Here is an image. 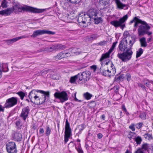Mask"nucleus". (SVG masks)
I'll use <instances>...</instances> for the list:
<instances>
[{"instance_id":"obj_1","label":"nucleus","mask_w":153,"mask_h":153,"mask_svg":"<svg viewBox=\"0 0 153 153\" xmlns=\"http://www.w3.org/2000/svg\"><path fill=\"white\" fill-rule=\"evenodd\" d=\"M22 10L35 13H39L45 11L46 9H38L28 6L22 7L20 4H15L11 7L0 11V15L7 16L10 15L13 12L15 13H17L19 12H22Z\"/></svg>"},{"instance_id":"obj_8","label":"nucleus","mask_w":153,"mask_h":153,"mask_svg":"<svg viewBox=\"0 0 153 153\" xmlns=\"http://www.w3.org/2000/svg\"><path fill=\"white\" fill-rule=\"evenodd\" d=\"M6 148L8 153H17L16 145L14 142L10 141L7 143L6 144Z\"/></svg>"},{"instance_id":"obj_52","label":"nucleus","mask_w":153,"mask_h":153,"mask_svg":"<svg viewBox=\"0 0 153 153\" xmlns=\"http://www.w3.org/2000/svg\"><path fill=\"white\" fill-rule=\"evenodd\" d=\"M138 86L142 88L143 90L146 91V87L142 84L141 83H138Z\"/></svg>"},{"instance_id":"obj_33","label":"nucleus","mask_w":153,"mask_h":153,"mask_svg":"<svg viewBox=\"0 0 153 153\" xmlns=\"http://www.w3.org/2000/svg\"><path fill=\"white\" fill-rule=\"evenodd\" d=\"M77 128L79 130V131L78 133L79 134H80L81 133L82 131L85 128V125L82 124L79 125L77 127Z\"/></svg>"},{"instance_id":"obj_37","label":"nucleus","mask_w":153,"mask_h":153,"mask_svg":"<svg viewBox=\"0 0 153 153\" xmlns=\"http://www.w3.org/2000/svg\"><path fill=\"white\" fill-rule=\"evenodd\" d=\"M99 37V36L97 34H93L90 36L89 39L90 41L96 39Z\"/></svg>"},{"instance_id":"obj_12","label":"nucleus","mask_w":153,"mask_h":153,"mask_svg":"<svg viewBox=\"0 0 153 153\" xmlns=\"http://www.w3.org/2000/svg\"><path fill=\"white\" fill-rule=\"evenodd\" d=\"M99 13V11L95 9H90L87 13V15L89 18L93 19L97 16V14Z\"/></svg>"},{"instance_id":"obj_27","label":"nucleus","mask_w":153,"mask_h":153,"mask_svg":"<svg viewBox=\"0 0 153 153\" xmlns=\"http://www.w3.org/2000/svg\"><path fill=\"white\" fill-rule=\"evenodd\" d=\"M4 72H7L8 71V68L7 65L5 63H3L1 67V70Z\"/></svg>"},{"instance_id":"obj_7","label":"nucleus","mask_w":153,"mask_h":153,"mask_svg":"<svg viewBox=\"0 0 153 153\" xmlns=\"http://www.w3.org/2000/svg\"><path fill=\"white\" fill-rule=\"evenodd\" d=\"M91 73L89 71H85L78 74L79 81L81 83H83L89 80L91 75Z\"/></svg>"},{"instance_id":"obj_56","label":"nucleus","mask_w":153,"mask_h":153,"mask_svg":"<svg viewBox=\"0 0 153 153\" xmlns=\"http://www.w3.org/2000/svg\"><path fill=\"white\" fill-rule=\"evenodd\" d=\"M107 43V42L105 41H102L99 42L98 44L99 45L102 46L105 45Z\"/></svg>"},{"instance_id":"obj_57","label":"nucleus","mask_w":153,"mask_h":153,"mask_svg":"<svg viewBox=\"0 0 153 153\" xmlns=\"http://www.w3.org/2000/svg\"><path fill=\"white\" fill-rule=\"evenodd\" d=\"M39 133L41 134V136H42L44 132V130L43 128H41L39 130Z\"/></svg>"},{"instance_id":"obj_41","label":"nucleus","mask_w":153,"mask_h":153,"mask_svg":"<svg viewBox=\"0 0 153 153\" xmlns=\"http://www.w3.org/2000/svg\"><path fill=\"white\" fill-rule=\"evenodd\" d=\"M117 43V41L113 43L112 45L111 48L109 50V52H111L112 51L115 47Z\"/></svg>"},{"instance_id":"obj_47","label":"nucleus","mask_w":153,"mask_h":153,"mask_svg":"<svg viewBox=\"0 0 153 153\" xmlns=\"http://www.w3.org/2000/svg\"><path fill=\"white\" fill-rule=\"evenodd\" d=\"M140 117L142 120H145L146 119V114L144 112H142L140 114Z\"/></svg>"},{"instance_id":"obj_50","label":"nucleus","mask_w":153,"mask_h":153,"mask_svg":"<svg viewBox=\"0 0 153 153\" xmlns=\"http://www.w3.org/2000/svg\"><path fill=\"white\" fill-rule=\"evenodd\" d=\"M71 129L70 127V124L68 122V120H66L65 122V129Z\"/></svg>"},{"instance_id":"obj_24","label":"nucleus","mask_w":153,"mask_h":153,"mask_svg":"<svg viewBox=\"0 0 153 153\" xmlns=\"http://www.w3.org/2000/svg\"><path fill=\"white\" fill-rule=\"evenodd\" d=\"M92 96V94L89 93L88 92H87L83 94V97L84 98L87 100H90Z\"/></svg>"},{"instance_id":"obj_39","label":"nucleus","mask_w":153,"mask_h":153,"mask_svg":"<svg viewBox=\"0 0 153 153\" xmlns=\"http://www.w3.org/2000/svg\"><path fill=\"white\" fill-rule=\"evenodd\" d=\"M134 140L136 142L137 144H140L141 143L142 139L141 137L138 136L134 138Z\"/></svg>"},{"instance_id":"obj_62","label":"nucleus","mask_w":153,"mask_h":153,"mask_svg":"<svg viewBox=\"0 0 153 153\" xmlns=\"http://www.w3.org/2000/svg\"><path fill=\"white\" fill-rule=\"evenodd\" d=\"M135 134V133L131 132L128 135V138L131 139V138H132L133 135Z\"/></svg>"},{"instance_id":"obj_61","label":"nucleus","mask_w":153,"mask_h":153,"mask_svg":"<svg viewBox=\"0 0 153 153\" xmlns=\"http://www.w3.org/2000/svg\"><path fill=\"white\" fill-rule=\"evenodd\" d=\"M86 142L88 144V147H92L93 145V143L92 142L90 141H88Z\"/></svg>"},{"instance_id":"obj_53","label":"nucleus","mask_w":153,"mask_h":153,"mask_svg":"<svg viewBox=\"0 0 153 153\" xmlns=\"http://www.w3.org/2000/svg\"><path fill=\"white\" fill-rule=\"evenodd\" d=\"M69 135L67 136L66 135H65L64 136V142L65 143H66L68 141L69 138L70 137Z\"/></svg>"},{"instance_id":"obj_38","label":"nucleus","mask_w":153,"mask_h":153,"mask_svg":"<svg viewBox=\"0 0 153 153\" xmlns=\"http://www.w3.org/2000/svg\"><path fill=\"white\" fill-rule=\"evenodd\" d=\"M56 51L61 50L65 48V47L62 44L55 45Z\"/></svg>"},{"instance_id":"obj_59","label":"nucleus","mask_w":153,"mask_h":153,"mask_svg":"<svg viewBox=\"0 0 153 153\" xmlns=\"http://www.w3.org/2000/svg\"><path fill=\"white\" fill-rule=\"evenodd\" d=\"M134 124H132L129 126V128L130 129H131L133 131H134L135 130V128H134Z\"/></svg>"},{"instance_id":"obj_23","label":"nucleus","mask_w":153,"mask_h":153,"mask_svg":"<svg viewBox=\"0 0 153 153\" xmlns=\"http://www.w3.org/2000/svg\"><path fill=\"white\" fill-rule=\"evenodd\" d=\"M46 50L52 52L53 51H56L55 45H52L48 46L46 48Z\"/></svg>"},{"instance_id":"obj_13","label":"nucleus","mask_w":153,"mask_h":153,"mask_svg":"<svg viewBox=\"0 0 153 153\" xmlns=\"http://www.w3.org/2000/svg\"><path fill=\"white\" fill-rule=\"evenodd\" d=\"M28 36L23 35L19 37H17L15 38H14L11 39L5 40V42L8 45H9L17 41L20 39L28 38Z\"/></svg>"},{"instance_id":"obj_31","label":"nucleus","mask_w":153,"mask_h":153,"mask_svg":"<svg viewBox=\"0 0 153 153\" xmlns=\"http://www.w3.org/2000/svg\"><path fill=\"white\" fill-rule=\"evenodd\" d=\"M149 144L146 143L143 144L142 146V148L141 149L142 150L146 151L148 149H149Z\"/></svg>"},{"instance_id":"obj_40","label":"nucleus","mask_w":153,"mask_h":153,"mask_svg":"<svg viewBox=\"0 0 153 153\" xmlns=\"http://www.w3.org/2000/svg\"><path fill=\"white\" fill-rule=\"evenodd\" d=\"M70 3L72 4H78L82 1V0H67Z\"/></svg>"},{"instance_id":"obj_19","label":"nucleus","mask_w":153,"mask_h":153,"mask_svg":"<svg viewBox=\"0 0 153 153\" xmlns=\"http://www.w3.org/2000/svg\"><path fill=\"white\" fill-rule=\"evenodd\" d=\"M38 90H32L29 93L28 95V97L29 98L31 102H33V101L32 100V99L34 97L35 95H36V93L37 92Z\"/></svg>"},{"instance_id":"obj_10","label":"nucleus","mask_w":153,"mask_h":153,"mask_svg":"<svg viewBox=\"0 0 153 153\" xmlns=\"http://www.w3.org/2000/svg\"><path fill=\"white\" fill-rule=\"evenodd\" d=\"M69 50H66L61 52L53 57L54 60L61 59L62 58L68 57L71 55Z\"/></svg>"},{"instance_id":"obj_3","label":"nucleus","mask_w":153,"mask_h":153,"mask_svg":"<svg viewBox=\"0 0 153 153\" xmlns=\"http://www.w3.org/2000/svg\"><path fill=\"white\" fill-rule=\"evenodd\" d=\"M128 18V16L127 15H126L123 17L120 18L118 20H115L111 21L110 24L115 27H120L121 29H123L126 27L124 22Z\"/></svg>"},{"instance_id":"obj_34","label":"nucleus","mask_w":153,"mask_h":153,"mask_svg":"<svg viewBox=\"0 0 153 153\" xmlns=\"http://www.w3.org/2000/svg\"><path fill=\"white\" fill-rule=\"evenodd\" d=\"M143 53V49L140 48L137 51L136 58H138Z\"/></svg>"},{"instance_id":"obj_11","label":"nucleus","mask_w":153,"mask_h":153,"mask_svg":"<svg viewBox=\"0 0 153 153\" xmlns=\"http://www.w3.org/2000/svg\"><path fill=\"white\" fill-rule=\"evenodd\" d=\"M120 51H125L128 48H127V42L126 39H123L121 41L118 47Z\"/></svg>"},{"instance_id":"obj_14","label":"nucleus","mask_w":153,"mask_h":153,"mask_svg":"<svg viewBox=\"0 0 153 153\" xmlns=\"http://www.w3.org/2000/svg\"><path fill=\"white\" fill-rule=\"evenodd\" d=\"M29 107L28 106L22 109L20 116L24 120H26L29 113Z\"/></svg>"},{"instance_id":"obj_18","label":"nucleus","mask_w":153,"mask_h":153,"mask_svg":"<svg viewBox=\"0 0 153 153\" xmlns=\"http://www.w3.org/2000/svg\"><path fill=\"white\" fill-rule=\"evenodd\" d=\"M43 34V30H38L34 31L31 35V37L34 38L37 36Z\"/></svg>"},{"instance_id":"obj_48","label":"nucleus","mask_w":153,"mask_h":153,"mask_svg":"<svg viewBox=\"0 0 153 153\" xmlns=\"http://www.w3.org/2000/svg\"><path fill=\"white\" fill-rule=\"evenodd\" d=\"M124 77L123 75H120L117 78L116 80L117 82H119L120 81L123 80Z\"/></svg>"},{"instance_id":"obj_25","label":"nucleus","mask_w":153,"mask_h":153,"mask_svg":"<svg viewBox=\"0 0 153 153\" xmlns=\"http://www.w3.org/2000/svg\"><path fill=\"white\" fill-rule=\"evenodd\" d=\"M16 94L20 97L21 99L22 100H23L24 97L27 95L26 93H24L22 91H19L16 93Z\"/></svg>"},{"instance_id":"obj_28","label":"nucleus","mask_w":153,"mask_h":153,"mask_svg":"<svg viewBox=\"0 0 153 153\" xmlns=\"http://www.w3.org/2000/svg\"><path fill=\"white\" fill-rule=\"evenodd\" d=\"M71 51L72 53H74L75 55H77L80 53V51L78 48H73Z\"/></svg>"},{"instance_id":"obj_60","label":"nucleus","mask_w":153,"mask_h":153,"mask_svg":"<svg viewBox=\"0 0 153 153\" xmlns=\"http://www.w3.org/2000/svg\"><path fill=\"white\" fill-rule=\"evenodd\" d=\"M135 153H145L143 150H142V149H139L136 151Z\"/></svg>"},{"instance_id":"obj_15","label":"nucleus","mask_w":153,"mask_h":153,"mask_svg":"<svg viewBox=\"0 0 153 153\" xmlns=\"http://www.w3.org/2000/svg\"><path fill=\"white\" fill-rule=\"evenodd\" d=\"M37 92L42 94V96L43 97V101L41 102L40 103L39 102V104H42L45 102L46 100V97L48 98L49 97L50 92L49 91H45L43 90H37Z\"/></svg>"},{"instance_id":"obj_5","label":"nucleus","mask_w":153,"mask_h":153,"mask_svg":"<svg viewBox=\"0 0 153 153\" xmlns=\"http://www.w3.org/2000/svg\"><path fill=\"white\" fill-rule=\"evenodd\" d=\"M133 54L131 49H128L122 53H118L117 57L123 62H126L130 60Z\"/></svg>"},{"instance_id":"obj_30","label":"nucleus","mask_w":153,"mask_h":153,"mask_svg":"<svg viewBox=\"0 0 153 153\" xmlns=\"http://www.w3.org/2000/svg\"><path fill=\"white\" fill-rule=\"evenodd\" d=\"M51 78L55 80H58L59 79L60 76L57 73H55L54 74L51 75Z\"/></svg>"},{"instance_id":"obj_21","label":"nucleus","mask_w":153,"mask_h":153,"mask_svg":"<svg viewBox=\"0 0 153 153\" xmlns=\"http://www.w3.org/2000/svg\"><path fill=\"white\" fill-rule=\"evenodd\" d=\"M140 42L141 47H146L147 46V44L145 37H143L140 38Z\"/></svg>"},{"instance_id":"obj_58","label":"nucleus","mask_w":153,"mask_h":153,"mask_svg":"<svg viewBox=\"0 0 153 153\" xmlns=\"http://www.w3.org/2000/svg\"><path fill=\"white\" fill-rule=\"evenodd\" d=\"M114 92L116 94H118V90L119 89V87L118 86H116L114 87Z\"/></svg>"},{"instance_id":"obj_63","label":"nucleus","mask_w":153,"mask_h":153,"mask_svg":"<svg viewBox=\"0 0 153 153\" xmlns=\"http://www.w3.org/2000/svg\"><path fill=\"white\" fill-rule=\"evenodd\" d=\"M16 124L18 128H21L20 123L19 121H17L16 123Z\"/></svg>"},{"instance_id":"obj_6","label":"nucleus","mask_w":153,"mask_h":153,"mask_svg":"<svg viewBox=\"0 0 153 153\" xmlns=\"http://www.w3.org/2000/svg\"><path fill=\"white\" fill-rule=\"evenodd\" d=\"M54 96L55 98L59 99L62 103L67 100L69 97L67 93L65 91L56 92L54 94Z\"/></svg>"},{"instance_id":"obj_29","label":"nucleus","mask_w":153,"mask_h":153,"mask_svg":"<svg viewBox=\"0 0 153 153\" xmlns=\"http://www.w3.org/2000/svg\"><path fill=\"white\" fill-rule=\"evenodd\" d=\"M79 79V77L78 74L74 76L71 77L70 80V82L71 83H74L76 79Z\"/></svg>"},{"instance_id":"obj_42","label":"nucleus","mask_w":153,"mask_h":153,"mask_svg":"<svg viewBox=\"0 0 153 153\" xmlns=\"http://www.w3.org/2000/svg\"><path fill=\"white\" fill-rule=\"evenodd\" d=\"M65 135L71 136V129H65Z\"/></svg>"},{"instance_id":"obj_54","label":"nucleus","mask_w":153,"mask_h":153,"mask_svg":"<svg viewBox=\"0 0 153 153\" xmlns=\"http://www.w3.org/2000/svg\"><path fill=\"white\" fill-rule=\"evenodd\" d=\"M143 125V123H139L137 124L136 125V128H137L139 129Z\"/></svg>"},{"instance_id":"obj_46","label":"nucleus","mask_w":153,"mask_h":153,"mask_svg":"<svg viewBox=\"0 0 153 153\" xmlns=\"http://www.w3.org/2000/svg\"><path fill=\"white\" fill-rule=\"evenodd\" d=\"M43 33L44 34H55V32H52V31L47 30H43Z\"/></svg>"},{"instance_id":"obj_32","label":"nucleus","mask_w":153,"mask_h":153,"mask_svg":"<svg viewBox=\"0 0 153 153\" xmlns=\"http://www.w3.org/2000/svg\"><path fill=\"white\" fill-rule=\"evenodd\" d=\"M94 20V23L95 24H97L101 22L102 21V19L101 17H96L93 18Z\"/></svg>"},{"instance_id":"obj_35","label":"nucleus","mask_w":153,"mask_h":153,"mask_svg":"<svg viewBox=\"0 0 153 153\" xmlns=\"http://www.w3.org/2000/svg\"><path fill=\"white\" fill-rule=\"evenodd\" d=\"M78 147H76V146H75V148L77 150L78 153H84L83 151L82 150L81 147L80 146V143H79V144H78Z\"/></svg>"},{"instance_id":"obj_16","label":"nucleus","mask_w":153,"mask_h":153,"mask_svg":"<svg viewBox=\"0 0 153 153\" xmlns=\"http://www.w3.org/2000/svg\"><path fill=\"white\" fill-rule=\"evenodd\" d=\"M12 137L14 140L17 141H19L21 140L22 135L21 133L19 132H15L13 134Z\"/></svg>"},{"instance_id":"obj_49","label":"nucleus","mask_w":153,"mask_h":153,"mask_svg":"<svg viewBox=\"0 0 153 153\" xmlns=\"http://www.w3.org/2000/svg\"><path fill=\"white\" fill-rule=\"evenodd\" d=\"M138 17H139V16H135L134 17L133 19L130 21L129 22V24L130 25L133 23L134 22H135V21H137L139 19Z\"/></svg>"},{"instance_id":"obj_51","label":"nucleus","mask_w":153,"mask_h":153,"mask_svg":"<svg viewBox=\"0 0 153 153\" xmlns=\"http://www.w3.org/2000/svg\"><path fill=\"white\" fill-rule=\"evenodd\" d=\"M109 0H104L102 2L103 5L105 7V6L108 5L109 3Z\"/></svg>"},{"instance_id":"obj_9","label":"nucleus","mask_w":153,"mask_h":153,"mask_svg":"<svg viewBox=\"0 0 153 153\" xmlns=\"http://www.w3.org/2000/svg\"><path fill=\"white\" fill-rule=\"evenodd\" d=\"M17 102V98L16 97H12L6 100L4 106L6 108H9L16 105Z\"/></svg>"},{"instance_id":"obj_43","label":"nucleus","mask_w":153,"mask_h":153,"mask_svg":"<svg viewBox=\"0 0 153 153\" xmlns=\"http://www.w3.org/2000/svg\"><path fill=\"white\" fill-rule=\"evenodd\" d=\"M7 2L6 0H3L1 3V6L4 8H6L7 7Z\"/></svg>"},{"instance_id":"obj_64","label":"nucleus","mask_w":153,"mask_h":153,"mask_svg":"<svg viewBox=\"0 0 153 153\" xmlns=\"http://www.w3.org/2000/svg\"><path fill=\"white\" fill-rule=\"evenodd\" d=\"M146 82H144V84L147 87H149L150 85V84L149 83V82L148 79H146Z\"/></svg>"},{"instance_id":"obj_36","label":"nucleus","mask_w":153,"mask_h":153,"mask_svg":"<svg viewBox=\"0 0 153 153\" xmlns=\"http://www.w3.org/2000/svg\"><path fill=\"white\" fill-rule=\"evenodd\" d=\"M143 136L147 140H150L152 139V134L146 133Z\"/></svg>"},{"instance_id":"obj_17","label":"nucleus","mask_w":153,"mask_h":153,"mask_svg":"<svg viewBox=\"0 0 153 153\" xmlns=\"http://www.w3.org/2000/svg\"><path fill=\"white\" fill-rule=\"evenodd\" d=\"M136 37L135 36H131V39L129 40V47L128 49H131L133 45L136 41Z\"/></svg>"},{"instance_id":"obj_26","label":"nucleus","mask_w":153,"mask_h":153,"mask_svg":"<svg viewBox=\"0 0 153 153\" xmlns=\"http://www.w3.org/2000/svg\"><path fill=\"white\" fill-rule=\"evenodd\" d=\"M45 134L46 136H49L51 134V129L49 126H47L45 128Z\"/></svg>"},{"instance_id":"obj_20","label":"nucleus","mask_w":153,"mask_h":153,"mask_svg":"<svg viewBox=\"0 0 153 153\" xmlns=\"http://www.w3.org/2000/svg\"><path fill=\"white\" fill-rule=\"evenodd\" d=\"M117 8L119 9H123L126 5L123 4L120 0H114Z\"/></svg>"},{"instance_id":"obj_2","label":"nucleus","mask_w":153,"mask_h":153,"mask_svg":"<svg viewBox=\"0 0 153 153\" xmlns=\"http://www.w3.org/2000/svg\"><path fill=\"white\" fill-rule=\"evenodd\" d=\"M139 24H141L138 26L137 29L138 34L139 36H143L145 34H147L149 36L151 35L152 32L149 31L150 27L145 21L139 19L137 21H135L134 27L136 28Z\"/></svg>"},{"instance_id":"obj_4","label":"nucleus","mask_w":153,"mask_h":153,"mask_svg":"<svg viewBox=\"0 0 153 153\" xmlns=\"http://www.w3.org/2000/svg\"><path fill=\"white\" fill-rule=\"evenodd\" d=\"M77 21L80 25L83 27H86L87 25L85 24L87 22L90 23L91 21V19L87 15H86L84 13H81L78 15Z\"/></svg>"},{"instance_id":"obj_22","label":"nucleus","mask_w":153,"mask_h":153,"mask_svg":"<svg viewBox=\"0 0 153 153\" xmlns=\"http://www.w3.org/2000/svg\"><path fill=\"white\" fill-rule=\"evenodd\" d=\"M111 52H109V51L108 52L102 54L101 58L100 59V61L102 62V61L104 59L108 58L109 57L110 54Z\"/></svg>"},{"instance_id":"obj_44","label":"nucleus","mask_w":153,"mask_h":153,"mask_svg":"<svg viewBox=\"0 0 153 153\" xmlns=\"http://www.w3.org/2000/svg\"><path fill=\"white\" fill-rule=\"evenodd\" d=\"M101 74L104 76H107L108 75V74L107 73L106 70H104V69H102V66L101 67Z\"/></svg>"},{"instance_id":"obj_55","label":"nucleus","mask_w":153,"mask_h":153,"mask_svg":"<svg viewBox=\"0 0 153 153\" xmlns=\"http://www.w3.org/2000/svg\"><path fill=\"white\" fill-rule=\"evenodd\" d=\"M42 73H44L45 74H47L48 73H50L51 72V70L49 69H45L42 71Z\"/></svg>"},{"instance_id":"obj_45","label":"nucleus","mask_w":153,"mask_h":153,"mask_svg":"<svg viewBox=\"0 0 153 153\" xmlns=\"http://www.w3.org/2000/svg\"><path fill=\"white\" fill-rule=\"evenodd\" d=\"M75 145V143L71 141L68 144V147L69 149H72L74 147Z\"/></svg>"}]
</instances>
